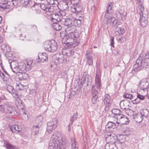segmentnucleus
Segmentation results:
<instances>
[{
	"label": "nucleus",
	"instance_id": "nucleus-1",
	"mask_svg": "<svg viewBox=\"0 0 149 149\" xmlns=\"http://www.w3.org/2000/svg\"><path fill=\"white\" fill-rule=\"evenodd\" d=\"M60 36L62 38V43L66 45L68 48L74 47L79 44L78 41L77 40H75L74 39L71 38L70 35L69 34L65 35L62 37V33H60Z\"/></svg>",
	"mask_w": 149,
	"mask_h": 149
},
{
	"label": "nucleus",
	"instance_id": "nucleus-2",
	"mask_svg": "<svg viewBox=\"0 0 149 149\" xmlns=\"http://www.w3.org/2000/svg\"><path fill=\"white\" fill-rule=\"evenodd\" d=\"M10 66L13 72L14 73L18 74V75H22V72H19L20 71L25 72L27 71L26 70V64L23 63H20L18 64L17 63L13 61L11 62Z\"/></svg>",
	"mask_w": 149,
	"mask_h": 149
},
{
	"label": "nucleus",
	"instance_id": "nucleus-3",
	"mask_svg": "<svg viewBox=\"0 0 149 149\" xmlns=\"http://www.w3.org/2000/svg\"><path fill=\"white\" fill-rule=\"evenodd\" d=\"M62 144L61 141H60L56 134L54 133L51 138L48 149H61Z\"/></svg>",
	"mask_w": 149,
	"mask_h": 149
},
{
	"label": "nucleus",
	"instance_id": "nucleus-4",
	"mask_svg": "<svg viewBox=\"0 0 149 149\" xmlns=\"http://www.w3.org/2000/svg\"><path fill=\"white\" fill-rule=\"evenodd\" d=\"M43 46L45 50L51 52H55L57 49V43L54 40L45 41Z\"/></svg>",
	"mask_w": 149,
	"mask_h": 149
},
{
	"label": "nucleus",
	"instance_id": "nucleus-5",
	"mask_svg": "<svg viewBox=\"0 0 149 149\" xmlns=\"http://www.w3.org/2000/svg\"><path fill=\"white\" fill-rule=\"evenodd\" d=\"M4 109L1 111H4L6 113L10 116H13L17 114L16 109L15 107L13 106L5 104L4 106Z\"/></svg>",
	"mask_w": 149,
	"mask_h": 149
},
{
	"label": "nucleus",
	"instance_id": "nucleus-6",
	"mask_svg": "<svg viewBox=\"0 0 149 149\" xmlns=\"http://www.w3.org/2000/svg\"><path fill=\"white\" fill-rule=\"evenodd\" d=\"M58 123V120L56 118H53L52 120L47 123V130L49 133H50L53 130L56 128Z\"/></svg>",
	"mask_w": 149,
	"mask_h": 149
},
{
	"label": "nucleus",
	"instance_id": "nucleus-7",
	"mask_svg": "<svg viewBox=\"0 0 149 149\" xmlns=\"http://www.w3.org/2000/svg\"><path fill=\"white\" fill-rule=\"evenodd\" d=\"M149 81H140V85H141L140 88V93H141L142 95L143 96H146L148 95V91H149V88L148 86H145V85L146 83L149 84Z\"/></svg>",
	"mask_w": 149,
	"mask_h": 149
},
{
	"label": "nucleus",
	"instance_id": "nucleus-8",
	"mask_svg": "<svg viewBox=\"0 0 149 149\" xmlns=\"http://www.w3.org/2000/svg\"><path fill=\"white\" fill-rule=\"evenodd\" d=\"M117 136L114 133H111L108 134L106 137V141L107 143H115L117 141Z\"/></svg>",
	"mask_w": 149,
	"mask_h": 149
},
{
	"label": "nucleus",
	"instance_id": "nucleus-9",
	"mask_svg": "<svg viewBox=\"0 0 149 149\" xmlns=\"http://www.w3.org/2000/svg\"><path fill=\"white\" fill-rule=\"evenodd\" d=\"M55 18L54 19L52 22V26L53 28L56 31H60L62 29V26L61 25V20H59V18Z\"/></svg>",
	"mask_w": 149,
	"mask_h": 149
},
{
	"label": "nucleus",
	"instance_id": "nucleus-10",
	"mask_svg": "<svg viewBox=\"0 0 149 149\" xmlns=\"http://www.w3.org/2000/svg\"><path fill=\"white\" fill-rule=\"evenodd\" d=\"M62 53L63 55V58H61V60H65V61H67L66 56L68 57L73 55L74 52L71 49L68 48L63 49L62 51Z\"/></svg>",
	"mask_w": 149,
	"mask_h": 149
},
{
	"label": "nucleus",
	"instance_id": "nucleus-11",
	"mask_svg": "<svg viewBox=\"0 0 149 149\" xmlns=\"http://www.w3.org/2000/svg\"><path fill=\"white\" fill-rule=\"evenodd\" d=\"M144 13V15L142 16H141L140 13V26L142 27L146 26L147 24V19L148 17V12L147 11H145Z\"/></svg>",
	"mask_w": 149,
	"mask_h": 149
},
{
	"label": "nucleus",
	"instance_id": "nucleus-12",
	"mask_svg": "<svg viewBox=\"0 0 149 149\" xmlns=\"http://www.w3.org/2000/svg\"><path fill=\"white\" fill-rule=\"evenodd\" d=\"M149 66V53L146 54L144 58H143L140 62V70L142 69L141 67L143 68H146Z\"/></svg>",
	"mask_w": 149,
	"mask_h": 149
},
{
	"label": "nucleus",
	"instance_id": "nucleus-13",
	"mask_svg": "<svg viewBox=\"0 0 149 149\" xmlns=\"http://www.w3.org/2000/svg\"><path fill=\"white\" fill-rule=\"evenodd\" d=\"M131 104L129 101L125 100L121 101L120 103V108L124 110H130V107Z\"/></svg>",
	"mask_w": 149,
	"mask_h": 149
},
{
	"label": "nucleus",
	"instance_id": "nucleus-14",
	"mask_svg": "<svg viewBox=\"0 0 149 149\" xmlns=\"http://www.w3.org/2000/svg\"><path fill=\"white\" fill-rule=\"evenodd\" d=\"M37 62L39 63H43L48 61V56L44 53H39L38 55V58L37 59Z\"/></svg>",
	"mask_w": 149,
	"mask_h": 149
},
{
	"label": "nucleus",
	"instance_id": "nucleus-15",
	"mask_svg": "<svg viewBox=\"0 0 149 149\" xmlns=\"http://www.w3.org/2000/svg\"><path fill=\"white\" fill-rule=\"evenodd\" d=\"M40 7L42 10L47 12H52L54 10V8L47 4L41 3L40 5Z\"/></svg>",
	"mask_w": 149,
	"mask_h": 149
},
{
	"label": "nucleus",
	"instance_id": "nucleus-16",
	"mask_svg": "<svg viewBox=\"0 0 149 149\" xmlns=\"http://www.w3.org/2000/svg\"><path fill=\"white\" fill-rule=\"evenodd\" d=\"M71 11L73 13H80L83 10L82 7L80 4L73 5L71 7Z\"/></svg>",
	"mask_w": 149,
	"mask_h": 149
},
{
	"label": "nucleus",
	"instance_id": "nucleus-17",
	"mask_svg": "<svg viewBox=\"0 0 149 149\" xmlns=\"http://www.w3.org/2000/svg\"><path fill=\"white\" fill-rule=\"evenodd\" d=\"M61 20V22L62 24L65 26H68L72 24V20L71 19L69 18H61L59 19Z\"/></svg>",
	"mask_w": 149,
	"mask_h": 149
},
{
	"label": "nucleus",
	"instance_id": "nucleus-18",
	"mask_svg": "<svg viewBox=\"0 0 149 149\" xmlns=\"http://www.w3.org/2000/svg\"><path fill=\"white\" fill-rule=\"evenodd\" d=\"M100 77V74L97 73L96 74L95 77V86L97 89H100L101 86Z\"/></svg>",
	"mask_w": 149,
	"mask_h": 149
},
{
	"label": "nucleus",
	"instance_id": "nucleus-19",
	"mask_svg": "<svg viewBox=\"0 0 149 149\" xmlns=\"http://www.w3.org/2000/svg\"><path fill=\"white\" fill-rule=\"evenodd\" d=\"M112 8L111 6V4H109L107 7L105 13V17H106L107 20H109V15H112Z\"/></svg>",
	"mask_w": 149,
	"mask_h": 149
},
{
	"label": "nucleus",
	"instance_id": "nucleus-20",
	"mask_svg": "<svg viewBox=\"0 0 149 149\" xmlns=\"http://www.w3.org/2000/svg\"><path fill=\"white\" fill-rule=\"evenodd\" d=\"M117 14L120 16L121 20L123 21L125 19L126 13L124 11L123 8H121L119 10Z\"/></svg>",
	"mask_w": 149,
	"mask_h": 149
},
{
	"label": "nucleus",
	"instance_id": "nucleus-21",
	"mask_svg": "<svg viewBox=\"0 0 149 149\" xmlns=\"http://www.w3.org/2000/svg\"><path fill=\"white\" fill-rule=\"evenodd\" d=\"M18 96L16 98L15 100V103L18 109L23 110L24 107V106L22 103V101L19 98H17Z\"/></svg>",
	"mask_w": 149,
	"mask_h": 149
},
{
	"label": "nucleus",
	"instance_id": "nucleus-22",
	"mask_svg": "<svg viewBox=\"0 0 149 149\" xmlns=\"http://www.w3.org/2000/svg\"><path fill=\"white\" fill-rule=\"evenodd\" d=\"M7 89L10 93L12 95L13 97H18L17 92L11 86L8 85L7 87Z\"/></svg>",
	"mask_w": 149,
	"mask_h": 149
},
{
	"label": "nucleus",
	"instance_id": "nucleus-23",
	"mask_svg": "<svg viewBox=\"0 0 149 149\" xmlns=\"http://www.w3.org/2000/svg\"><path fill=\"white\" fill-rule=\"evenodd\" d=\"M3 146L7 149H17L16 146L11 144L7 141H4Z\"/></svg>",
	"mask_w": 149,
	"mask_h": 149
},
{
	"label": "nucleus",
	"instance_id": "nucleus-24",
	"mask_svg": "<svg viewBox=\"0 0 149 149\" xmlns=\"http://www.w3.org/2000/svg\"><path fill=\"white\" fill-rule=\"evenodd\" d=\"M110 97L108 94H106L104 95V100H103L104 104L106 106H109L111 104L110 103Z\"/></svg>",
	"mask_w": 149,
	"mask_h": 149
},
{
	"label": "nucleus",
	"instance_id": "nucleus-25",
	"mask_svg": "<svg viewBox=\"0 0 149 149\" xmlns=\"http://www.w3.org/2000/svg\"><path fill=\"white\" fill-rule=\"evenodd\" d=\"M116 123L115 122H109L105 126V128L106 129L107 131L108 130L107 129L109 128H111L113 129L115 127H116L118 126L116 124Z\"/></svg>",
	"mask_w": 149,
	"mask_h": 149
},
{
	"label": "nucleus",
	"instance_id": "nucleus-26",
	"mask_svg": "<svg viewBox=\"0 0 149 149\" xmlns=\"http://www.w3.org/2000/svg\"><path fill=\"white\" fill-rule=\"evenodd\" d=\"M10 128L13 132H15L16 131L19 132L21 131L22 129L20 126L16 125H12Z\"/></svg>",
	"mask_w": 149,
	"mask_h": 149
},
{
	"label": "nucleus",
	"instance_id": "nucleus-27",
	"mask_svg": "<svg viewBox=\"0 0 149 149\" xmlns=\"http://www.w3.org/2000/svg\"><path fill=\"white\" fill-rule=\"evenodd\" d=\"M43 117L41 116H37L34 125L40 127L42 124L41 123Z\"/></svg>",
	"mask_w": 149,
	"mask_h": 149
},
{
	"label": "nucleus",
	"instance_id": "nucleus-28",
	"mask_svg": "<svg viewBox=\"0 0 149 149\" xmlns=\"http://www.w3.org/2000/svg\"><path fill=\"white\" fill-rule=\"evenodd\" d=\"M66 28L65 31L67 34L70 35L73 32L75 29H74V26L72 24L68 26Z\"/></svg>",
	"mask_w": 149,
	"mask_h": 149
},
{
	"label": "nucleus",
	"instance_id": "nucleus-29",
	"mask_svg": "<svg viewBox=\"0 0 149 149\" xmlns=\"http://www.w3.org/2000/svg\"><path fill=\"white\" fill-rule=\"evenodd\" d=\"M148 111L147 109H143L140 111V114L141 115V116L140 118L141 119V121L140 122L142 121L143 119V117L146 118L148 116Z\"/></svg>",
	"mask_w": 149,
	"mask_h": 149
},
{
	"label": "nucleus",
	"instance_id": "nucleus-30",
	"mask_svg": "<svg viewBox=\"0 0 149 149\" xmlns=\"http://www.w3.org/2000/svg\"><path fill=\"white\" fill-rule=\"evenodd\" d=\"M71 144L72 149H78V145L75 138L74 137L71 138Z\"/></svg>",
	"mask_w": 149,
	"mask_h": 149
},
{
	"label": "nucleus",
	"instance_id": "nucleus-31",
	"mask_svg": "<svg viewBox=\"0 0 149 149\" xmlns=\"http://www.w3.org/2000/svg\"><path fill=\"white\" fill-rule=\"evenodd\" d=\"M105 149H117L115 143H107L105 146Z\"/></svg>",
	"mask_w": 149,
	"mask_h": 149
},
{
	"label": "nucleus",
	"instance_id": "nucleus-32",
	"mask_svg": "<svg viewBox=\"0 0 149 149\" xmlns=\"http://www.w3.org/2000/svg\"><path fill=\"white\" fill-rule=\"evenodd\" d=\"M129 121V119L127 117L124 115L122 118L120 119L119 124L126 125L128 123Z\"/></svg>",
	"mask_w": 149,
	"mask_h": 149
},
{
	"label": "nucleus",
	"instance_id": "nucleus-33",
	"mask_svg": "<svg viewBox=\"0 0 149 149\" xmlns=\"http://www.w3.org/2000/svg\"><path fill=\"white\" fill-rule=\"evenodd\" d=\"M125 140V137L124 136L122 135H120L118 137H117L116 142L117 143L122 144L124 142Z\"/></svg>",
	"mask_w": 149,
	"mask_h": 149
},
{
	"label": "nucleus",
	"instance_id": "nucleus-34",
	"mask_svg": "<svg viewBox=\"0 0 149 149\" xmlns=\"http://www.w3.org/2000/svg\"><path fill=\"white\" fill-rule=\"evenodd\" d=\"M125 32L124 29L123 28H117L115 32L116 35L123 34Z\"/></svg>",
	"mask_w": 149,
	"mask_h": 149
},
{
	"label": "nucleus",
	"instance_id": "nucleus-35",
	"mask_svg": "<svg viewBox=\"0 0 149 149\" xmlns=\"http://www.w3.org/2000/svg\"><path fill=\"white\" fill-rule=\"evenodd\" d=\"M19 2L24 6H26V5L29 6L32 3V1L31 0H20Z\"/></svg>",
	"mask_w": 149,
	"mask_h": 149
},
{
	"label": "nucleus",
	"instance_id": "nucleus-36",
	"mask_svg": "<svg viewBox=\"0 0 149 149\" xmlns=\"http://www.w3.org/2000/svg\"><path fill=\"white\" fill-rule=\"evenodd\" d=\"M86 58L87 63L90 65L93 64V57L92 55L86 56Z\"/></svg>",
	"mask_w": 149,
	"mask_h": 149
},
{
	"label": "nucleus",
	"instance_id": "nucleus-37",
	"mask_svg": "<svg viewBox=\"0 0 149 149\" xmlns=\"http://www.w3.org/2000/svg\"><path fill=\"white\" fill-rule=\"evenodd\" d=\"M112 16V15H109V20H107L105 17H104V19L106 21L107 24L109 23L112 24L114 22V21H115L116 19L114 17H113Z\"/></svg>",
	"mask_w": 149,
	"mask_h": 149
},
{
	"label": "nucleus",
	"instance_id": "nucleus-38",
	"mask_svg": "<svg viewBox=\"0 0 149 149\" xmlns=\"http://www.w3.org/2000/svg\"><path fill=\"white\" fill-rule=\"evenodd\" d=\"M123 116V115H121V114L115 116L114 118L115 119H116V120H114V121L116 123L119 124V123L120 121V119L122 118Z\"/></svg>",
	"mask_w": 149,
	"mask_h": 149
},
{
	"label": "nucleus",
	"instance_id": "nucleus-39",
	"mask_svg": "<svg viewBox=\"0 0 149 149\" xmlns=\"http://www.w3.org/2000/svg\"><path fill=\"white\" fill-rule=\"evenodd\" d=\"M139 113L138 112H137L136 111H135L134 112V117L133 118L134 120V121L136 123H140V121H139Z\"/></svg>",
	"mask_w": 149,
	"mask_h": 149
},
{
	"label": "nucleus",
	"instance_id": "nucleus-40",
	"mask_svg": "<svg viewBox=\"0 0 149 149\" xmlns=\"http://www.w3.org/2000/svg\"><path fill=\"white\" fill-rule=\"evenodd\" d=\"M32 61L30 60H28L25 63L26 64V70L28 71L31 69L32 67Z\"/></svg>",
	"mask_w": 149,
	"mask_h": 149
},
{
	"label": "nucleus",
	"instance_id": "nucleus-41",
	"mask_svg": "<svg viewBox=\"0 0 149 149\" xmlns=\"http://www.w3.org/2000/svg\"><path fill=\"white\" fill-rule=\"evenodd\" d=\"M40 127V126H39L38 125H34L32 134H33L34 135L38 134L39 131V128Z\"/></svg>",
	"mask_w": 149,
	"mask_h": 149
},
{
	"label": "nucleus",
	"instance_id": "nucleus-42",
	"mask_svg": "<svg viewBox=\"0 0 149 149\" xmlns=\"http://www.w3.org/2000/svg\"><path fill=\"white\" fill-rule=\"evenodd\" d=\"M78 117V114L77 112L74 113L72 116L71 117L70 120L72 122L71 124H72L73 122L76 120Z\"/></svg>",
	"mask_w": 149,
	"mask_h": 149
},
{
	"label": "nucleus",
	"instance_id": "nucleus-43",
	"mask_svg": "<svg viewBox=\"0 0 149 149\" xmlns=\"http://www.w3.org/2000/svg\"><path fill=\"white\" fill-rule=\"evenodd\" d=\"M145 11L147 10L146 9H144L143 3H142L141 1L140 0V13L141 14V16H143L144 13V12Z\"/></svg>",
	"mask_w": 149,
	"mask_h": 149
},
{
	"label": "nucleus",
	"instance_id": "nucleus-44",
	"mask_svg": "<svg viewBox=\"0 0 149 149\" xmlns=\"http://www.w3.org/2000/svg\"><path fill=\"white\" fill-rule=\"evenodd\" d=\"M70 36L71 38L74 39V38H78L79 37V35L77 32H74V31L70 35Z\"/></svg>",
	"mask_w": 149,
	"mask_h": 149
},
{
	"label": "nucleus",
	"instance_id": "nucleus-45",
	"mask_svg": "<svg viewBox=\"0 0 149 149\" xmlns=\"http://www.w3.org/2000/svg\"><path fill=\"white\" fill-rule=\"evenodd\" d=\"M66 15V13L63 10H60V11H59L58 12L56 13V15H55V16H61V17H62L63 16H64Z\"/></svg>",
	"mask_w": 149,
	"mask_h": 149
},
{
	"label": "nucleus",
	"instance_id": "nucleus-46",
	"mask_svg": "<svg viewBox=\"0 0 149 149\" xmlns=\"http://www.w3.org/2000/svg\"><path fill=\"white\" fill-rule=\"evenodd\" d=\"M112 112L113 113L115 116L121 114V111L118 109H114L112 110Z\"/></svg>",
	"mask_w": 149,
	"mask_h": 149
},
{
	"label": "nucleus",
	"instance_id": "nucleus-47",
	"mask_svg": "<svg viewBox=\"0 0 149 149\" xmlns=\"http://www.w3.org/2000/svg\"><path fill=\"white\" fill-rule=\"evenodd\" d=\"M7 4L5 3H0V10L3 11L6 8L8 7Z\"/></svg>",
	"mask_w": 149,
	"mask_h": 149
},
{
	"label": "nucleus",
	"instance_id": "nucleus-48",
	"mask_svg": "<svg viewBox=\"0 0 149 149\" xmlns=\"http://www.w3.org/2000/svg\"><path fill=\"white\" fill-rule=\"evenodd\" d=\"M92 96H98V92L97 91L93 88H93L92 90Z\"/></svg>",
	"mask_w": 149,
	"mask_h": 149
},
{
	"label": "nucleus",
	"instance_id": "nucleus-49",
	"mask_svg": "<svg viewBox=\"0 0 149 149\" xmlns=\"http://www.w3.org/2000/svg\"><path fill=\"white\" fill-rule=\"evenodd\" d=\"M61 6L63 7V9L64 10H67L69 7L68 4L67 2H63L61 4Z\"/></svg>",
	"mask_w": 149,
	"mask_h": 149
},
{
	"label": "nucleus",
	"instance_id": "nucleus-50",
	"mask_svg": "<svg viewBox=\"0 0 149 149\" xmlns=\"http://www.w3.org/2000/svg\"><path fill=\"white\" fill-rule=\"evenodd\" d=\"M6 75L2 78L3 81L8 82L9 80V75L7 73L6 71H5Z\"/></svg>",
	"mask_w": 149,
	"mask_h": 149
},
{
	"label": "nucleus",
	"instance_id": "nucleus-51",
	"mask_svg": "<svg viewBox=\"0 0 149 149\" xmlns=\"http://www.w3.org/2000/svg\"><path fill=\"white\" fill-rule=\"evenodd\" d=\"M47 1L48 3V4H47L48 5H50L51 6H52L53 8H54V6H55V5H57L56 4L54 3V1H56V0H47Z\"/></svg>",
	"mask_w": 149,
	"mask_h": 149
},
{
	"label": "nucleus",
	"instance_id": "nucleus-52",
	"mask_svg": "<svg viewBox=\"0 0 149 149\" xmlns=\"http://www.w3.org/2000/svg\"><path fill=\"white\" fill-rule=\"evenodd\" d=\"M138 98H136L132 101L133 103L134 104H137L140 102V94H138L137 95Z\"/></svg>",
	"mask_w": 149,
	"mask_h": 149
},
{
	"label": "nucleus",
	"instance_id": "nucleus-53",
	"mask_svg": "<svg viewBox=\"0 0 149 149\" xmlns=\"http://www.w3.org/2000/svg\"><path fill=\"white\" fill-rule=\"evenodd\" d=\"M124 98L131 99L133 98V96L131 94L126 93L123 95Z\"/></svg>",
	"mask_w": 149,
	"mask_h": 149
},
{
	"label": "nucleus",
	"instance_id": "nucleus-54",
	"mask_svg": "<svg viewBox=\"0 0 149 149\" xmlns=\"http://www.w3.org/2000/svg\"><path fill=\"white\" fill-rule=\"evenodd\" d=\"M140 57V55H139V57H138V58H139ZM139 58H138V59L136 61V64H134V70L135 71H137V68L139 67Z\"/></svg>",
	"mask_w": 149,
	"mask_h": 149
},
{
	"label": "nucleus",
	"instance_id": "nucleus-55",
	"mask_svg": "<svg viewBox=\"0 0 149 149\" xmlns=\"http://www.w3.org/2000/svg\"><path fill=\"white\" fill-rule=\"evenodd\" d=\"M73 22L75 26H79L81 24V21L80 20L74 19Z\"/></svg>",
	"mask_w": 149,
	"mask_h": 149
},
{
	"label": "nucleus",
	"instance_id": "nucleus-56",
	"mask_svg": "<svg viewBox=\"0 0 149 149\" xmlns=\"http://www.w3.org/2000/svg\"><path fill=\"white\" fill-rule=\"evenodd\" d=\"M80 1V0H70V2L73 5H76L79 4V2Z\"/></svg>",
	"mask_w": 149,
	"mask_h": 149
},
{
	"label": "nucleus",
	"instance_id": "nucleus-57",
	"mask_svg": "<svg viewBox=\"0 0 149 149\" xmlns=\"http://www.w3.org/2000/svg\"><path fill=\"white\" fill-rule=\"evenodd\" d=\"M98 96H93L92 98V102L93 104H95L97 101Z\"/></svg>",
	"mask_w": 149,
	"mask_h": 149
},
{
	"label": "nucleus",
	"instance_id": "nucleus-58",
	"mask_svg": "<svg viewBox=\"0 0 149 149\" xmlns=\"http://www.w3.org/2000/svg\"><path fill=\"white\" fill-rule=\"evenodd\" d=\"M22 119L24 120H28V116L26 114V113L24 112L22 115Z\"/></svg>",
	"mask_w": 149,
	"mask_h": 149
},
{
	"label": "nucleus",
	"instance_id": "nucleus-59",
	"mask_svg": "<svg viewBox=\"0 0 149 149\" xmlns=\"http://www.w3.org/2000/svg\"><path fill=\"white\" fill-rule=\"evenodd\" d=\"M125 134L126 136L130 135L131 133V131L129 128H127L124 131Z\"/></svg>",
	"mask_w": 149,
	"mask_h": 149
},
{
	"label": "nucleus",
	"instance_id": "nucleus-60",
	"mask_svg": "<svg viewBox=\"0 0 149 149\" xmlns=\"http://www.w3.org/2000/svg\"><path fill=\"white\" fill-rule=\"evenodd\" d=\"M74 14L76 15V17H78L81 19H83L84 17V15L82 14H81L80 13H74Z\"/></svg>",
	"mask_w": 149,
	"mask_h": 149
},
{
	"label": "nucleus",
	"instance_id": "nucleus-61",
	"mask_svg": "<svg viewBox=\"0 0 149 149\" xmlns=\"http://www.w3.org/2000/svg\"><path fill=\"white\" fill-rule=\"evenodd\" d=\"M126 40V38L125 37H122L120 38L118 40V41L120 43H122Z\"/></svg>",
	"mask_w": 149,
	"mask_h": 149
},
{
	"label": "nucleus",
	"instance_id": "nucleus-62",
	"mask_svg": "<svg viewBox=\"0 0 149 149\" xmlns=\"http://www.w3.org/2000/svg\"><path fill=\"white\" fill-rule=\"evenodd\" d=\"M115 27L117 28L118 25V22L117 20L116 19L112 24Z\"/></svg>",
	"mask_w": 149,
	"mask_h": 149
},
{
	"label": "nucleus",
	"instance_id": "nucleus-63",
	"mask_svg": "<svg viewBox=\"0 0 149 149\" xmlns=\"http://www.w3.org/2000/svg\"><path fill=\"white\" fill-rule=\"evenodd\" d=\"M55 15H56V13L53 15V16H52V17L51 18V20L52 21H53V20H54V19H55V17H56L57 18H63L62 17H61V16H55Z\"/></svg>",
	"mask_w": 149,
	"mask_h": 149
},
{
	"label": "nucleus",
	"instance_id": "nucleus-64",
	"mask_svg": "<svg viewBox=\"0 0 149 149\" xmlns=\"http://www.w3.org/2000/svg\"><path fill=\"white\" fill-rule=\"evenodd\" d=\"M82 81L81 82V84L83 85L85 82V81L86 80V77H83L82 78Z\"/></svg>",
	"mask_w": 149,
	"mask_h": 149
}]
</instances>
